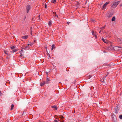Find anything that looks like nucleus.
I'll use <instances>...</instances> for the list:
<instances>
[{"mask_svg": "<svg viewBox=\"0 0 122 122\" xmlns=\"http://www.w3.org/2000/svg\"><path fill=\"white\" fill-rule=\"evenodd\" d=\"M120 1L113 3L111 5V9L112 10H113L115 8L119 3Z\"/></svg>", "mask_w": 122, "mask_h": 122, "instance_id": "1", "label": "nucleus"}, {"mask_svg": "<svg viewBox=\"0 0 122 122\" xmlns=\"http://www.w3.org/2000/svg\"><path fill=\"white\" fill-rule=\"evenodd\" d=\"M109 2H107L105 3L103 5L102 8V10H104L106 9V6L107 5L109 4Z\"/></svg>", "mask_w": 122, "mask_h": 122, "instance_id": "2", "label": "nucleus"}, {"mask_svg": "<svg viewBox=\"0 0 122 122\" xmlns=\"http://www.w3.org/2000/svg\"><path fill=\"white\" fill-rule=\"evenodd\" d=\"M30 9V6L29 5H28L26 7L27 12L28 13L29 10Z\"/></svg>", "mask_w": 122, "mask_h": 122, "instance_id": "3", "label": "nucleus"}, {"mask_svg": "<svg viewBox=\"0 0 122 122\" xmlns=\"http://www.w3.org/2000/svg\"><path fill=\"white\" fill-rule=\"evenodd\" d=\"M119 109V107L118 106H117L115 108V112L116 113H118Z\"/></svg>", "mask_w": 122, "mask_h": 122, "instance_id": "4", "label": "nucleus"}, {"mask_svg": "<svg viewBox=\"0 0 122 122\" xmlns=\"http://www.w3.org/2000/svg\"><path fill=\"white\" fill-rule=\"evenodd\" d=\"M92 35L95 36V37L96 39H97V33L96 32H94V31H93L92 32Z\"/></svg>", "mask_w": 122, "mask_h": 122, "instance_id": "5", "label": "nucleus"}, {"mask_svg": "<svg viewBox=\"0 0 122 122\" xmlns=\"http://www.w3.org/2000/svg\"><path fill=\"white\" fill-rule=\"evenodd\" d=\"M117 41L120 44L122 43V39L118 38L117 39Z\"/></svg>", "mask_w": 122, "mask_h": 122, "instance_id": "6", "label": "nucleus"}, {"mask_svg": "<svg viewBox=\"0 0 122 122\" xmlns=\"http://www.w3.org/2000/svg\"><path fill=\"white\" fill-rule=\"evenodd\" d=\"M45 81H43L42 82H40V86H43L45 84Z\"/></svg>", "mask_w": 122, "mask_h": 122, "instance_id": "7", "label": "nucleus"}, {"mask_svg": "<svg viewBox=\"0 0 122 122\" xmlns=\"http://www.w3.org/2000/svg\"><path fill=\"white\" fill-rule=\"evenodd\" d=\"M28 37V36H23L22 37V38L23 39H27Z\"/></svg>", "mask_w": 122, "mask_h": 122, "instance_id": "8", "label": "nucleus"}, {"mask_svg": "<svg viewBox=\"0 0 122 122\" xmlns=\"http://www.w3.org/2000/svg\"><path fill=\"white\" fill-rule=\"evenodd\" d=\"M102 40L105 43H107V40L106 39H104L103 37H102Z\"/></svg>", "mask_w": 122, "mask_h": 122, "instance_id": "9", "label": "nucleus"}, {"mask_svg": "<svg viewBox=\"0 0 122 122\" xmlns=\"http://www.w3.org/2000/svg\"><path fill=\"white\" fill-rule=\"evenodd\" d=\"M116 20V18L115 16H113L112 18V21H115Z\"/></svg>", "mask_w": 122, "mask_h": 122, "instance_id": "10", "label": "nucleus"}, {"mask_svg": "<svg viewBox=\"0 0 122 122\" xmlns=\"http://www.w3.org/2000/svg\"><path fill=\"white\" fill-rule=\"evenodd\" d=\"M53 14L54 15H53L54 16H56L57 17H58V15H56V12H53Z\"/></svg>", "mask_w": 122, "mask_h": 122, "instance_id": "11", "label": "nucleus"}, {"mask_svg": "<svg viewBox=\"0 0 122 122\" xmlns=\"http://www.w3.org/2000/svg\"><path fill=\"white\" fill-rule=\"evenodd\" d=\"M55 45L54 44H53L52 45V48H51V50H52L54 49H55Z\"/></svg>", "mask_w": 122, "mask_h": 122, "instance_id": "12", "label": "nucleus"}, {"mask_svg": "<svg viewBox=\"0 0 122 122\" xmlns=\"http://www.w3.org/2000/svg\"><path fill=\"white\" fill-rule=\"evenodd\" d=\"M14 107V105L13 104H12L11 105L10 110H13V107Z\"/></svg>", "mask_w": 122, "mask_h": 122, "instance_id": "13", "label": "nucleus"}, {"mask_svg": "<svg viewBox=\"0 0 122 122\" xmlns=\"http://www.w3.org/2000/svg\"><path fill=\"white\" fill-rule=\"evenodd\" d=\"M49 79L48 78H47L46 79V83L48 84L49 83Z\"/></svg>", "mask_w": 122, "mask_h": 122, "instance_id": "14", "label": "nucleus"}, {"mask_svg": "<svg viewBox=\"0 0 122 122\" xmlns=\"http://www.w3.org/2000/svg\"><path fill=\"white\" fill-rule=\"evenodd\" d=\"M51 21H49L48 23V25H49V26H51Z\"/></svg>", "mask_w": 122, "mask_h": 122, "instance_id": "15", "label": "nucleus"}, {"mask_svg": "<svg viewBox=\"0 0 122 122\" xmlns=\"http://www.w3.org/2000/svg\"><path fill=\"white\" fill-rule=\"evenodd\" d=\"M52 108H54L56 110L57 109V107L55 106H53L52 107Z\"/></svg>", "mask_w": 122, "mask_h": 122, "instance_id": "16", "label": "nucleus"}, {"mask_svg": "<svg viewBox=\"0 0 122 122\" xmlns=\"http://www.w3.org/2000/svg\"><path fill=\"white\" fill-rule=\"evenodd\" d=\"M92 77V76L90 75L87 77V79H89L90 78Z\"/></svg>", "mask_w": 122, "mask_h": 122, "instance_id": "17", "label": "nucleus"}, {"mask_svg": "<svg viewBox=\"0 0 122 122\" xmlns=\"http://www.w3.org/2000/svg\"><path fill=\"white\" fill-rule=\"evenodd\" d=\"M4 52L7 55H8V51H6L5 50H4Z\"/></svg>", "mask_w": 122, "mask_h": 122, "instance_id": "18", "label": "nucleus"}, {"mask_svg": "<svg viewBox=\"0 0 122 122\" xmlns=\"http://www.w3.org/2000/svg\"><path fill=\"white\" fill-rule=\"evenodd\" d=\"M24 53V51L23 50H21V51H20V54H22Z\"/></svg>", "mask_w": 122, "mask_h": 122, "instance_id": "19", "label": "nucleus"}, {"mask_svg": "<svg viewBox=\"0 0 122 122\" xmlns=\"http://www.w3.org/2000/svg\"><path fill=\"white\" fill-rule=\"evenodd\" d=\"M52 2L53 3H55L56 2V0H52Z\"/></svg>", "mask_w": 122, "mask_h": 122, "instance_id": "20", "label": "nucleus"}, {"mask_svg": "<svg viewBox=\"0 0 122 122\" xmlns=\"http://www.w3.org/2000/svg\"><path fill=\"white\" fill-rule=\"evenodd\" d=\"M17 51V50L16 49H15L14 50H13V51H12V52H15L16 51Z\"/></svg>", "mask_w": 122, "mask_h": 122, "instance_id": "21", "label": "nucleus"}, {"mask_svg": "<svg viewBox=\"0 0 122 122\" xmlns=\"http://www.w3.org/2000/svg\"><path fill=\"white\" fill-rule=\"evenodd\" d=\"M15 48V47L14 46H12L11 47V48L12 49H14Z\"/></svg>", "mask_w": 122, "mask_h": 122, "instance_id": "22", "label": "nucleus"}, {"mask_svg": "<svg viewBox=\"0 0 122 122\" xmlns=\"http://www.w3.org/2000/svg\"><path fill=\"white\" fill-rule=\"evenodd\" d=\"M119 117L120 118V119H122V115H120L119 116Z\"/></svg>", "mask_w": 122, "mask_h": 122, "instance_id": "23", "label": "nucleus"}, {"mask_svg": "<svg viewBox=\"0 0 122 122\" xmlns=\"http://www.w3.org/2000/svg\"><path fill=\"white\" fill-rule=\"evenodd\" d=\"M105 26H104V27H102L101 28V29L102 30H103V29H104L105 28Z\"/></svg>", "mask_w": 122, "mask_h": 122, "instance_id": "24", "label": "nucleus"}, {"mask_svg": "<svg viewBox=\"0 0 122 122\" xmlns=\"http://www.w3.org/2000/svg\"><path fill=\"white\" fill-rule=\"evenodd\" d=\"M58 121H60L59 120H58H58H55L54 121V122H58Z\"/></svg>", "mask_w": 122, "mask_h": 122, "instance_id": "25", "label": "nucleus"}, {"mask_svg": "<svg viewBox=\"0 0 122 122\" xmlns=\"http://www.w3.org/2000/svg\"><path fill=\"white\" fill-rule=\"evenodd\" d=\"M45 8H47V5H46V4L45 3Z\"/></svg>", "mask_w": 122, "mask_h": 122, "instance_id": "26", "label": "nucleus"}, {"mask_svg": "<svg viewBox=\"0 0 122 122\" xmlns=\"http://www.w3.org/2000/svg\"><path fill=\"white\" fill-rule=\"evenodd\" d=\"M23 55L22 54H20V55L19 56L21 57H22Z\"/></svg>", "mask_w": 122, "mask_h": 122, "instance_id": "27", "label": "nucleus"}, {"mask_svg": "<svg viewBox=\"0 0 122 122\" xmlns=\"http://www.w3.org/2000/svg\"><path fill=\"white\" fill-rule=\"evenodd\" d=\"M33 44H28V46H29V45H30V46H31L32 45H33Z\"/></svg>", "mask_w": 122, "mask_h": 122, "instance_id": "28", "label": "nucleus"}, {"mask_svg": "<svg viewBox=\"0 0 122 122\" xmlns=\"http://www.w3.org/2000/svg\"><path fill=\"white\" fill-rule=\"evenodd\" d=\"M32 27H30V30H31V32H32Z\"/></svg>", "mask_w": 122, "mask_h": 122, "instance_id": "29", "label": "nucleus"}, {"mask_svg": "<svg viewBox=\"0 0 122 122\" xmlns=\"http://www.w3.org/2000/svg\"><path fill=\"white\" fill-rule=\"evenodd\" d=\"M91 21H92L93 22L94 21V20L93 19H92L91 20Z\"/></svg>", "mask_w": 122, "mask_h": 122, "instance_id": "30", "label": "nucleus"}, {"mask_svg": "<svg viewBox=\"0 0 122 122\" xmlns=\"http://www.w3.org/2000/svg\"><path fill=\"white\" fill-rule=\"evenodd\" d=\"M40 15H39L38 16V17H39V19H40Z\"/></svg>", "mask_w": 122, "mask_h": 122, "instance_id": "31", "label": "nucleus"}, {"mask_svg": "<svg viewBox=\"0 0 122 122\" xmlns=\"http://www.w3.org/2000/svg\"><path fill=\"white\" fill-rule=\"evenodd\" d=\"M108 74H109V73H107V75L106 76H105V77H106L108 75Z\"/></svg>", "mask_w": 122, "mask_h": 122, "instance_id": "32", "label": "nucleus"}, {"mask_svg": "<svg viewBox=\"0 0 122 122\" xmlns=\"http://www.w3.org/2000/svg\"><path fill=\"white\" fill-rule=\"evenodd\" d=\"M1 92L0 91V96H1Z\"/></svg>", "mask_w": 122, "mask_h": 122, "instance_id": "33", "label": "nucleus"}, {"mask_svg": "<svg viewBox=\"0 0 122 122\" xmlns=\"http://www.w3.org/2000/svg\"><path fill=\"white\" fill-rule=\"evenodd\" d=\"M70 23V22H67V24H68V25H69V23Z\"/></svg>", "mask_w": 122, "mask_h": 122, "instance_id": "34", "label": "nucleus"}, {"mask_svg": "<svg viewBox=\"0 0 122 122\" xmlns=\"http://www.w3.org/2000/svg\"><path fill=\"white\" fill-rule=\"evenodd\" d=\"M117 47L119 48H122L121 47H118V46Z\"/></svg>", "mask_w": 122, "mask_h": 122, "instance_id": "35", "label": "nucleus"}, {"mask_svg": "<svg viewBox=\"0 0 122 122\" xmlns=\"http://www.w3.org/2000/svg\"><path fill=\"white\" fill-rule=\"evenodd\" d=\"M101 32V30H100V31H99V33H100Z\"/></svg>", "mask_w": 122, "mask_h": 122, "instance_id": "36", "label": "nucleus"}, {"mask_svg": "<svg viewBox=\"0 0 122 122\" xmlns=\"http://www.w3.org/2000/svg\"><path fill=\"white\" fill-rule=\"evenodd\" d=\"M30 34H31V35H32V32H31Z\"/></svg>", "mask_w": 122, "mask_h": 122, "instance_id": "37", "label": "nucleus"}, {"mask_svg": "<svg viewBox=\"0 0 122 122\" xmlns=\"http://www.w3.org/2000/svg\"><path fill=\"white\" fill-rule=\"evenodd\" d=\"M114 116H115V118H116V116H115L114 115Z\"/></svg>", "mask_w": 122, "mask_h": 122, "instance_id": "38", "label": "nucleus"}, {"mask_svg": "<svg viewBox=\"0 0 122 122\" xmlns=\"http://www.w3.org/2000/svg\"><path fill=\"white\" fill-rule=\"evenodd\" d=\"M27 47H28V46H26V48Z\"/></svg>", "mask_w": 122, "mask_h": 122, "instance_id": "39", "label": "nucleus"}]
</instances>
